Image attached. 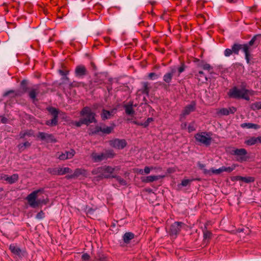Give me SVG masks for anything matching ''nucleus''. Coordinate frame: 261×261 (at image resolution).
Listing matches in <instances>:
<instances>
[{
  "instance_id": "nucleus-40",
  "label": "nucleus",
  "mask_w": 261,
  "mask_h": 261,
  "mask_svg": "<svg viewBox=\"0 0 261 261\" xmlns=\"http://www.w3.org/2000/svg\"><path fill=\"white\" fill-rule=\"evenodd\" d=\"M198 166L200 169L203 170V173L206 175H211V171L205 169V165L198 163Z\"/></svg>"
},
{
  "instance_id": "nucleus-53",
  "label": "nucleus",
  "mask_w": 261,
  "mask_h": 261,
  "mask_svg": "<svg viewBox=\"0 0 261 261\" xmlns=\"http://www.w3.org/2000/svg\"><path fill=\"white\" fill-rule=\"evenodd\" d=\"M155 169L153 167L146 166L144 169V172L145 174H148L150 173V171Z\"/></svg>"
},
{
  "instance_id": "nucleus-17",
  "label": "nucleus",
  "mask_w": 261,
  "mask_h": 261,
  "mask_svg": "<svg viewBox=\"0 0 261 261\" xmlns=\"http://www.w3.org/2000/svg\"><path fill=\"white\" fill-rule=\"evenodd\" d=\"M9 249L13 254L17 255L19 258H21L25 255L24 250L20 249L17 246L14 244L10 245Z\"/></svg>"
},
{
  "instance_id": "nucleus-34",
  "label": "nucleus",
  "mask_w": 261,
  "mask_h": 261,
  "mask_svg": "<svg viewBox=\"0 0 261 261\" xmlns=\"http://www.w3.org/2000/svg\"><path fill=\"white\" fill-rule=\"evenodd\" d=\"M84 86H85V84L83 82L74 81L72 82H70L68 86L69 88H73V87H84Z\"/></svg>"
},
{
  "instance_id": "nucleus-39",
  "label": "nucleus",
  "mask_w": 261,
  "mask_h": 261,
  "mask_svg": "<svg viewBox=\"0 0 261 261\" xmlns=\"http://www.w3.org/2000/svg\"><path fill=\"white\" fill-rule=\"evenodd\" d=\"M45 124L49 126H56L58 124V118H53L51 120L46 121Z\"/></svg>"
},
{
  "instance_id": "nucleus-54",
  "label": "nucleus",
  "mask_w": 261,
  "mask_h": 261,
  "mask_svg": "<svg viewBox=\"0 0 261 261\" xmlns=\"http://www.w3.org/2000/svg\"><path fill=\"white\" fill-rule=\"evenodd\" d=\"M200 66L204 69V70H210L211 69H212L211 66L207 63L203 64L202 65H200Z\"/></svg>"
},
{
  "instance_id": "nucleus-15",
  "label": "nucleus",
  "mask_w": 261,
  "mask_h": 261,
  "mask_svg": "<svg viewBox=\"0 0 261 261\" xmlns=\"http://www.w3.org/2000/svg\"><path fill=\"white\" fill-rule=\"evenodd\" d=\"M37 137L41 140L44 141L47 143H54L57 141L56 139L51 134H49L43 132H39Z\"/></svg>"
},
{
  "instance_id": "nucleus-60",
  "label": "nucleus",
  "mask_w": 261,
  "mask_h": 261,
  "mask_svg": "<svg viewBox=\"0 0 261 261\" xmlns=\"http://www.w3.org/2000/svg\"><path fill=\"white\" fill-rule=\"evenodd\" d=\"M44 213L42 212L38 213L36 215L37 219H41L43 217Z\"/></svg>"
},
{
  "instance_id": "nucleus-50",
  "label": "nucleus",
  "mask_w": 261,
  "mask_h": 261,
  "mask_svg": "<svg viewBox=\"0 0 261 261\" xmlns=\"http://www.w3.org/2000/svg\"><path fill=\"white\" fill-rule=\"evenodd\" d=\"M246 143L249 145H252L255 144V143H257L256 138H255V137L251 138L250 139H249V140H248L246 141Z\"/></svg>"
},
{
  "instance_id": "nucleus-48",
  "label": "nucleus",
  "mask_w": 261,
  "mask_h": 261,
  "mask_svg": "<svg viewBox=\"0 0 261 261\" xmlns=\"http://www.w3.org/2000/svg\"><path fill=\"white\" fill-rule=\"evenodd\" d=\"M210 171H211V175L212 174H219L222 172V167L218 169H214L213 168H212Z\"/></svg>"
},
{
  "instance_id": "nucleus-55",
  "label": "nucleus",
  "mask_w": 261,
  "mask_h": 261,
  "mask_svg": "<svg viewBox=\"0 0 261 261\" xmlns=\"http://www.w3.org/2000/svg\"><path fill=\"white\" fill-rule=\"evenodd\" d=\"M90 258V255L87 253H85L82 255V259L83 260L88 261Z\"/></svg>"
},
{
  "instance_id": "nucleus-4",
  "label": "nucleus",
  "mask_w": 261,
  "mask_h": 261,
  "mask_svg": "<svg viewBox=\"0 0 261 261\" xmlns=\"http://www.w3.org/2000/svg\"><path fill=\"white\" fill-rule=\"evenodd\" d=\"M252 91L246 89L243 87L240 89L234 87L229 90L228 94L229 96L235 98H248L249 96L252 95Z\"/></svg>"
},
{
  "instance_id": "nucleus-44",
  "label": "nucleus",
  "mask_w": 261,
  "mask_h": 261,
  "mask_svg": "<svg viewBox=\"0 0 261 261\" xmlns=\"http://www.w3.org/2000/svg\"><path fill=\"white\" fill-rule=\"evenodd\" d=\"M66 75L65 76H62L61 78V84L66 85L68 86L69 83H70L69 78Z\"/></svg>"
},
{
  "instance_id": "nucleus-9",
  "label": "nucleus",
  "mask_w": 261,
  "mask_h": 261,
  "mask_svg": "<svg viewBox=\"0 0 261 261\" xmlns=\"http://www.w3.org/2000/svg\"><path fill=\"white\" fill-rule=\"evenodd\" d=\"M47 171L48 173L52 175H63L66 173H71V169L68 167L65 168H48L47 169Z\"/></svg>"
},
{
  "instance_id": "nucleus-62",
  "label": "nucleus",
  "mask_w": 261,
  "mask_h": 261,
  "mask_svg": "<svg viewBox=\"0 0 261 261\" xmlns=\"http://www.w3.org/2000/svg\"><path fill=\"white\" fill-rule=\"evenodd\" d=\"M106 154H107V155L109 156L108 158L113 157L114 155L112 151H109V152H107Z\"/></svg>"
},
{
  "instance_id": "nucleus-25",
  "label": "nucleus",
  "mask_w": 261,
  "mask_h": 261,
  "mask_svg": "<svg viewBox=\"0 0 261 261\" xmlns=\"http://www.w3.org/2000/svg\"><path fill=\"white\" fill-rule=\"evenodd\" d=\"M162 176H155V175H152V176H148L145 177H143L142 179V181L144 182H152L155 180H157L161 178Z\"/></svg>"
},
{
  "instance_id": "nucleus-7",
  "label": "nucleus",
  "mask_w": 261,
  "mask_h": 261,
  "mask_svg": "<svg viewBox=\"0 0 261 261\" xmlns=\"http://www.w3.org/2000/svg\"><path fill=\"white\" fill-rule=\"evenodd\" d=\"M230 154L236 156L237 161L242 162L246 160V155L247 152L244 148L236 149L232 148L229 150Z\"/></svg>"
},
{
  "instance_id": "nucleus-23",
  "label": "nucleus",
  "mask_w": 261,
  "mask_h": 261,
  "mask_svg": "<svg viewBox=\"0 0 261 261\" xmlns=\"http://www.w3.org/2000/svg\"><path fill=\"white\" fill-rule=\"evenodd\" d=\"M238 46L236 45V43H234L231 48H226L225 49L224 54L225 57H229L233 53L235 55H238Z\"/></svg>"
},
{
  "instance_id": "nucleus-56",
  "label": "nucleus",
  "mask_w": 261,
  "mask_h": 261,
  "mask_svg": "<svg viewBox=\"0 0 261 261\" xmlns=\"http://www.w3.org/2000/svg\"><path fill=\"white\" fill-rule=\"evenodd\" d=\"M189 132H191L195 130V124L194 123H191L188 126Z\"/></svg>"
},
{
  "instance_id": "nucleus-59",
  "label": "nucleus",
  "mask_w": 261,
  "mask_h": 261,
  "mask_svg": "<svg viewBox=\"0 0 261 261\" xmlns=\"http://www.w3.org/2000/svg\"><path fill=\"white\" fill-rule=\"evenodd\" d=\"M227 110H228V115L229 114H233L237 111V109L235 107H230L229 108H227Z\"/></svg>"
},
{
  "instance_id": "nucleus-32",
  "label": "nucleus",
  "mask_w": 261,
  "mask_h": 261,
  "mask_svg": "<svg viewBox=\"0 0 261 261\" xmlns=\"http://www.w3.org/2000/svg\"><path fill=\"white\" fill-rule=\"evenodd\" d=\"M195 76L199 81H201L202 83L206 81L207 80L206 76L202 71H199L197 73L195 74Z\"/></svg>"
},
{
  "instance_id": "nucleus-8",
  "label": "nucleus",
  "mask_w": 261,
  "mask_h": 261,
  "mask_svg": "<svg viewBox=\"0 0 261 261\" xmlns=\"http://www.w3.org/2000/svg\"><path fill=\"white\" fill-rule=\"evenodd\" d=\"M80 114L83 117L82 119H86L88 120L89 119L90 123L95 122V114L91 111L90 108L87 107L84 108Z\"/></svg>"
},
{
  "instance_id": "nucleus-49",
  "label": "nucleus",
  "mask_w": 261,
  "mask_h": 261,
  "mask_svg": "<svg viewBox=\"0 0 261 261\" xmlns=\"http://www.w3.org/2000/svg\"><path fill=\"white\" fill-rule=\"evenodd\" d=\"M148 77L150 80H154L158 79L159 77V75L154 72H151L148 74Z\"/></svg>"
},
{
  "instance_id": "nucleus-58",
  "label": "nucleus",
  "mask_w": 261,
  "mask_h": 261,
  "mask_svg": "<svg viewBox=\"0 0 261 261\" xmlns=\"http://www.w3.org/2000/svg\"><path fill=\"white\" fill-rule=\"evenodd\" d=\"M192 180L190 179H184L182 181L181 185L184 187H186L188 184H189L192 181Z\"/></svg>"
},
{
  "instance_id": "nucleus-1",
  "label": "nucleus",
  "mask_w": 261,
  "mask_h": 261,
  "mask_svg": "<svg viewBox=\"0 0 261 261\" xmlns=\"http://www.w3.org/2000/svg\"><path fill=\"white\" fill-rule=\"evenodd\" d=\"M48 85L45 83L33 84L27 79L22 80L20 83L19 89L17 90H10L5 92L3 96L7 97L12 95L13 97L21 96L27 94L29 98H36L41 96L48 91Z\"/></svg>"
},
{
  "instance_id": "nucleus-35",
  "label": "nucleus",
  "mask_w": 261,
  "mask_h": 261,
  "mask_svg": "<svg viewBox=\"0 0 261 261\" xmlns=\"http://www.w3.org/2000/svg\"><path fill=\"white\" fill-rule=\"evenodd\" d=\"M237 178L239 180L243 181L246 183L252 182H253L254 180V178L252 177H242V176H239L237 177Z\"/></svg>"
},
{
  "instance_id": "nucleus-20",
  "label": "nucleus",
  "mask_w": 261,
  "mask_h": 261,
  "mask_svg": "<svg viewBox=\"0 0 261 261\" xmlns=\"http://www.w3.org/2000/svg\"><path fill=\"white\" fill-rule=\"evenodd\" d=\"M141 88L138 92L144 94L146 96H148L151 89L150 84L147 82H144L141 83Z\"/></svg>"
},
{
  "instance_id": "nucleus-26",
  "label": "nucleus",
  "mask_w": 261,
  "mask_h": 261,
  "mask_svg": "<svg viewBox=\"0 0 261 261\" xmlns=\"http://www.w3.org/2000/svg\"><path fill=\"white\" fill-rule=\"evenodd\" d=\"M74 176L75 178L80 176L86 177L87 175V172L86 170L82 169H76L74 172Z\"/></svg>"
},
{
  "instance_id": "nucleus-11",
  "label": "nucleus",
  "mask_w": 261,
  "mask_h": 261,
  "mask_svg": "<svg viewBox=\"0 0 261 261\" xmlns=\"http://www.w3.org/2000/svg\"><path fill=\"white\" fill-rule=\"evenodd\" d=\"M236 45L238 46V54H239V51L242 50V51L245 54V59L248 64L250 62V52L252 51L249 48L247 45L244 44H239L236 43Z\"/></svg>"
},
{
  "instance_id": "nucleus-64",
  "label": "nucleus",
  "mask_w": 261,
  "mask_h": 261,
  "mask_svg": "<svg viewBox=\"0 0 261 261\" xmlns=\"http://www.w3.org/2000/svg\"><path fill=\"white\" fill-rule=\"evenodd\" d=\"M139 173L140 174H142V175H143V174H145L144 172V170H143V169H140L139 171Z\"/></svg>"
},
{
  "instance_id": "nucleus-13",
  "label": "nucleus",
  "mask_w": 261,
  "mask_h": 261,
  "mask_svg": "<svg viewBox=\"0 0 261 261\" xmlns=\"http://www.w3.org/2000/svg\"><path fill=\"white\" fill-rule=\"evenodd\" d=\"M110 144L113 147L121 149L126 145V141L124 139H115L110 141Z\"/></svg>"
},
{
  "instance_id": "nucleus-46",
  "label": "nucleus",
  "mask_w": 261,
  "mask_h": 261,
  "mask_svg": "<svg viewBox=\"0 0 261 261\" xmlns=\"http://www.w3.org/2000/svg\"><path fill=\"white\" fill-rule=\"evenodd\" d=\"M94 261H109L103 254H98L95 257Z\"/></svg>"
},
{
  "instance_id": "nucleus-30",
  "label": "nucleus",
  "mask_w": 261,
  "mask_h": 261,
  "mask_svg": "<svg viewBox=\"0 0 261 261\" xmlns=\"http://www.w3.org/2000/svg\"><path fill=\"white\" fill-rule=\"evenodd\" d=\"M47 110L53 116V118H58V115L60 113L58 109L54 107H48L47 108Z\"/></svg>"
},
{
  "instance_id": "nucleus-24",
  "label": "nucleus",
  "mask_w": 261,
  "mask_h": 261,
  "mask_svg": "<svg viewBox=\"0 0 261 261\" xmlns=\"http://www.w3.org/2000/svg\"><path fill=\"white\" fill-rule=\"evenodd\" d=\"M176 72V68H172L170 72L166 73L163 76V80L166 83H170L173 74Z\"/></svg>"
},
{
  "instance_id": "nucleus-21",
  "label": "nucleus",
  "mask_w": 261,
  "mask_h": 261,
  "mask_svg": "<svg viewBox=\"0 0 261 261\" xmlns=\"http://www.w3.org/2000/svg\"><path fill=\"white\" fill-rule=\"evenodd\" d=\"M75 153V152L73 149H70L69 151H66L65 153L60 154L58 156V159L60 160L70 159L74 155Z\"/></svg>"
},
{
  "instance_id": "nucleus-36",
  "label": "nucleus",
  "mask_w": 261,
  "mask_h": 261,
  "mask_svg": "<svg viewBox=\"0 0 261 261\" xmlns=\"http://www.w3.org/2000/svg\"><path fill=\"white\" fill-rule=\"evenodd\" d=\"M31 146V143L28 141L19 144L17 147L19 150L20 151H23L25 148H29Z\"/></svg>"
},
{
  "instance_id": "nucleus-45",
  "label": "nucleus",
  "mask_w": 261,
  "mask_h": 261,
  "mask_svg": "<svg viewBox=\"0 0 261 261\" xmlns=\"http://www.w3.org/2000/svg\"><path fill=\"white\" fill-rule=\"evenodd\" d=\"M212 236V232L207 229L203 231V238L204 240H210Z\"/></svg>"
},
{
  "instance_id": "nucleus-3",
  "label": "nucleus",
  "mask_w": 261,
  "mask_h": 261,
  "mask_svg": "<svg viewBox=\"0 0 261 261\" xmlns=\"http://www.w3.org/2000/svg\"><path fill=\"white\" fill-rule=\"evenodd\" d=\"M116 170V168L109 166H103L94 169L92 173L93 174H99L98 177L100 178H112V174Z\"/></svg>"
},
{
  "instance_id": "nucleus-27",
  "label": "nucleus",
  "mask_w": 261,
  "mask_h": 261,
  "mask_svg": "<svg viewBox=\"0 0 261 261\" xmlns=\"http://www.w3.org/2000/svg\"><path fill=\"white\" fill-rule=\"evenodd\" d=\"M194 102H192L190 105L187 106L184 109L182 115L185 116L190 114V112L193 111L194 110L195 107Z\"/></svg>"
},
{
  "instance_id": "nucleus-16",
  "label": "nucleus",
  "mask_w": 261,
  "mask_h": 261,
  "mask_svg": "<svg viewBox=\"0 0 261 261\" xmlns=\"http://www.w3.org/2000/svg\"><path fill=\"white\" fill-rule=\"evenodd\" d=\"M0 179L6 181L9 184H13L18 180V175L17 174H13L11 176H9L8 175L2 174L0 176Z\"/></svg>"
},
{
  "instance_id": "nucleus-37",
  "label": "nucleus",
  "mask_w": 261,
  "mask_h": 261,
  "mask_svg": "<svg viewBox=\"0 0 261 261\" xmlns=\"http://www.w3.org/2000/svg\"><path fill=\"white\" fill-rule=\"evenodd\" d=\"M90 123V121H89V119H88V120L86 119L81 118L78 122H75V125L77 127H80L82 125V124H86V125H88Z\"/></svg>"
},
{
  "instance_id": "nucleus-10",
  "label": "nucleus",
  "mask_w": 261,
  "mask_h": 261,
  "mask_svg": "<svg viewBox=\"0 0 261 261\" xmlns=\"http://www.w3.org/2000/svg\"><path fill=\"white\" fill-rule=\"evenodd\" d=\"M186 225L182 222H175L171 225L169 233L170 235L176 236L181 228L185 227Z\"/></svg>"
},
{
  "instance_id": "nucleus-18",
  "label": "nucleus",
  "mask_w": 261,
  "mask_h": 261,
  "mask_svg": "<svg viewBox=\"0 0 261 261\" xmlns=\"http://www.w3.org/2000/svg\"><path fill=\"white\" fill-rule=\"evenodd\" d=\"M137 103H134L133 101H129L124 105L125 113L127 115L133 116L135 114L134 107H137Z\"/></svg>"
},
{
  "instance_id": "nucleus-5",
  "label": "nucleus",
  "mask_w": 261,
  "mask_h": 261,
  "mask_svg": "<svg viewBox=\"0 0 261 261\" xmlns=\"http://www.w3.org/2000/svg\"><path fill=\"white\" fill-rule=\"evenodd\" d=\"M41 190H38L33 191L27 197V200L29 205L32 207H37L43 202V200L37 199V194Z\"/></svg>"
},
{
  "instance_id": "nucleus-6",
  "label": "nucleus",
  "mask_w": 261,
  "mask_h": 261,
  "mask_svg": "<svg viewBox=\"0 0 261 261\" xmlns=\"http://www.w3.org/2000/svg\"><path fill=\"white\" fill-rule=\"evenodd\" d=\"M195 138L198 143L205 146L210 145L212 141L210 135L205 132L196 134L195 135Z\"/></svg>"
},
{
  "instance_id": "nucleus-42",
  "label": "nucleus",
  "mask_w": 261,
  "mask_h": 261,
  "mask_svg": "<svg viewBox=\"0 0 261 261\" xmlns=\"http://www.w3.org/2000/svg\"><path fill=\"white\" fill-rule=\"evenodd\" d=\"M112 178H115L119 182V183L122 186L126 185L127 182L126 180L122 178L121 177L116 175H112Z\"/></svg>"
},
{
  "instance_id": "nucleus-38",
  "label": "nucleus",
  "mask_w": 261,
  "mask_h": 261,
  "mask_svg": "<svg viewBox=\"0 0 261 261\" xmlns=\"http://www.w3.org/2000/svg\"><path fill=\"white\" fill-rule=\"evenodd\" d=\"M86 212L87 214L90 217H95L97 216L96 214L95 213V210L92 208L87 207Z\"/></svg>"
},
{
  "instance_id": "nucleus-51",
  "label": "nucleus",
  "mask_w": 261,
  "mask_h": 261,
  "mask_svg": "<svg viewBox=\"0 0 261 261\" xmlns=\"http://www.w3.org/2000/svg\"><path fill=\"white\" fill-rule=\"evenodd\" d=\"M152 121H153V118H148L144 123H141L140 125L143 126L144 127H146L147 126H148L149 123Z\"/></svg>"
},
{
  "instance_id": "nucleus-31",
  "label": "nucleus",
  "mask_w": 261,
  "mask_h": 261,
  "mask_svg": "<svg viewBox=\"0 0 261 261\" xmlns=\"http://www.w3.org/2000/svg\"><path fill=\"white\" fill-rule=\"evenodd\" d=\"M216 114L218 117H221L222 116L228 115V111L227 108L218 109L216 110Z\"/></svg>"
},
{
  "instance_id": "nucleus-47",
  "label": "nucleus",
  "mask_w": 261,
  "mask_h": 261,
  "mask_svg": "<svg viewBox=\"0 0 261 261\" xmlns=\"http://www.w3.org/2000/svg\"><path fill=\"white\" fill-rule=\"evenodd\" d=\"M32 134L31 131L21 132L19 133V137L20 138H24L26 136H31Z\"/></svg>"
},
{
  "instance_id": "nucleus-28",
  "label": "nucleus",
  "mask_w": 261,
  "mask_h": 261,
  "mask_svg": "<svg viewBox=\"0 0 261 261\" xmlns=\"http://www.w3.org/2000/svg\"><path fill=\"white\" fill-rule=\"evenodd\" d=\"M135 235L132 232H126L123 237V241L125 243H129L130 241L134 238Z\"/></svg>"
},
{
  "instance_id": "nucleus-57",
  "label": "nucleus",
  "mask_w": 261,
  "mask_h": 261,
  "mask_svg": "<svg viewBox=\"0 0 261 261\" xmlns=\"http://www.w3.org/2000/svg\"><path fill=\"white\" fill-rule=\"evenodd\" d=\"M59 73L62 76H65L66 75H68L69 73L68 70H63L62 69H59L58 70Z\"/></svg>"
},
{
  "instance_id": "nucleus-33",
  "label": "nucleus",
  "mask_w": 261,
  "mask_h": 261,
  "mask_svg": "<svg viewBox=\"0 0 261 261\" xmlns=\"http://www.w3.org/2000/svg\"><path fill=\"white\" fill-rule=\"evenodd\" d=\"M241 126L242 128L246 127L247 128L257 129L259 128V126L257 124L252 123H244L241 124Z\"/></svg>"
},
{
  "instance_id": "nucleus-43",
  "label": "nucleus",
  "mask_w": 261,
  "mask_h": 261,
  "mask_svg": "<svg viewBox=\"0 0 261 261\" xmlns=\"http://www.w3.org/2000/svg\"><path fill=\"white\" fill-rule=\"evenodd\" d=\"M250 107L253 111L261 109V102H256L253 103L251 105Z\"/></svg>"
},
{
  "instance_id": "nucleus-61",
  "label": "nucleus",
  "mask_w": 261,
  "mask_h": 261,
  "mask_svg": "<svg viewBox=\"0 0 261 261\" xmlns=\"http://www.w3.org/2000/svg\"><path fill=\"white\" fill-rule=\"evenodd\" d=\"M66 177L67 178V179H70V178H75V176H74V173H73L71 175H67L66 176Z\"/></svg>"
},
{
  "instance_id": "nucleus-22",
  "label": "nucleus",
  "mask_w": 261,
  "mask_h": 261,
  "mask_svg": "<svg viewBox=\"0 0 261 261\" xmlns=\"http://www.w3.org/2000/svg\"><path fill=\"white\" fill-rule=\"evenodd\" d=\"M109 156L107 154L103 153L98 154L96 152H93L91 154L92 160L95 162H99L107 159Z\"/></svg>"
},
{
  "instance_id": "nucleus-63",
  "label": "nucleus",
  "mask_w": 261,
  "mask_h": 261,
  "mask_svg": "<svg viewBox=\"0 0 261 261\" xmlns=\"http://www.w3.org/2000/svg\"><path fill=\"white\" fill-rule=\"evenodd\" d=\"M256 142L261 143V137H258L256 138Z\"/></svg>"
},
{
  "instance_id": "nucleus-14",
  "label": "nucleus",
  "mask_w": 261,
  "mask_h": 261,
  "mask_svg": "<svg viewBox=\"0 0 261 261\" xmlns=\"http://www.w3.org/2000/svg\"><path fill=\"white\" fill-rule=\"evenodd\" d=\"M261 37V34H257L254 35L252 39L247 43H245L247 46L250 48L251 50H253L254 48H256L260 42V40L258 39L259 38Z\"/></svg>"
},
{
  "instance_id": "nucleus-12",
  "label": "nucleus",
  "mask_w": 261,
  "mask_h": 261,
  "mask_svg": "<svg viewBox=\"0 0 261 261\" xmlns=\"http://www.w3.org/2000/svg\"><path fill=\"white\" fill-rule=\"evenodd\" d=\"M88 74V70L83 65H77L74 70L75 76L78 79H83Z\"/></svg>"
},
{
  "instance_id": "nucleus-41",
  "label": "nucleus",
  "mask_w": 261,
  "mask_h": 261,
  "mask_svg": "<svg viewBox=\"0 0 261 261\" xmlns=\"http://www.w3.org/2000/svg\"><path fill=\"white\" fill-rule=\"evenodd\" d=\"M236 166H237L234 164L232 165L231 167H226L224 166H222V172H227L230 173V172H232L235 169Z\"/></svg>"
},
{
  "instance_id": "nucleus-19",
  "label": "nucleus",
  "mask_w": 261,
  "mask_h": 261,
  "mask_svg": "<svg viewBox=\"0 0 261 261\" xmlns=\"http://www.w3.org/2000/svg\"><path fill=\"white\" fill-rule=\"evenodd\" d=\"M114 126H107L105 125L97 126L95 127L94 133L96 134L98 133L99 132H101L104 134H109L112 132Z\"/></svg>"
},
{
  "instance_id": "nucleus-29",
  "label": "nucleus",
  "mask_w": 261,
  "mask_h": 261,
  "mask_svg": "<svg viewBox=\"0 0 261 261\" xmlns=\"http://www.w3.org/2000/svg\"><path fill=\"white\" fill-rule=\"evenodd\" d=\"M113 111L110 112L109 111L103 110L102 113L101 114V116L102 120L110 119L111 117L113 116Z\"/></svg>"
},
{
  "instance_id": "nucleus-2",
  "label": "nucleus",
  "mask_w": 261,
  "mask_h": 261,
  "mask_svg": "<svg viewBox=\"0 0 261 261\" xmlns=\"http://www.w3.org/2000/svg\"><path fill=\"white\" fill-rule=\"evenodd\" d=\"M107 80L106 75L105 73H99L96 74L94 78L92 83L95 85H100L103 83L107 84V89L108 90V94H106V97H111L113 96L114 90L112 89L111 85L113 83V80L110 79L108 80V83L106 82Z\"/></svg>"
},
{
  "instance_id": "nucleus-52",
  "label": "nucleus",
  "mask_w": 261,
  "mask_h": 261,
  "mask_svg": "<svg viewBox=\"0 0 261 261\" xmlns=\"http://www.w3.org/2000/svg\"><path fill=\"white\" fill-rule=\"evenodd\" d=\"M186 66L184 63H182L180 67H178L176 70H177L178 72V75L184 72L185 70Z\"/></svg>"
}]
</instances>
